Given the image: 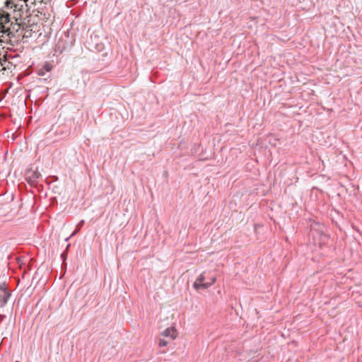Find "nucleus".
Here are the masks:
<instances>
[{"label": "nucleus", "instance_id": "f257e3e1", "mask_svg": "<svg viewBox=\"0 0 362 362\" xmlns=\"http://www.w3.org/2000/svg\"><path fill=\"white\" fill-rule=\"evenodd\" d=\"M205 280V276H204V273H202L198 277L197 279L195 280V281L194 282L193 284V287L196 289V290H199V289H206V288H208L209 287H210L211 286H212L216 281V278L215 276L212 277L211 279V281L210 282H206L204 283Z\"/></svg>", "mask_w": 362, "mask_h": 362}, {"label": "nucleus", "instance_id": "f03ea898", "mask_svg": "<svg viewBox=\"0 0 362 362\" xmlns=\"http://www.w3.org/2000/svg\"><path fill=\"white\" fill-rule=\"evenodd\" d=\"M11 296L10 292L7 290L5 283L0 284V306L2 308L7 303Z\"/></svg>", "mask_w": 362, "mask_h": 362}, {"label": "nucleus", "instance_id": "7ed1b4c3", "mask_svg": "<svg viewBox=\"0 0 362 362\" xmlns=\"http://www.w3.org/2000/svg\"><path fill=\"white\" fill-rule=\"evenodd\" d=\"M9 16L10 15L8 13L4 11V13L0 16V32L3 33H8V35L10 33V29L9 28L6 27V24L10 21Z\"/></svg>", "mask_w": 362, "mask_h": 362}, {"label": "nucleus", "instance_id": "20e7f679", "mask_svg": "<svg viewBox=\"0 0 362 362\" xmlns=\"http://www.w3.org/2000/svg\"><path fill=\"white\" fill-rule=\"evenodd\" d=\"M28 0H24V1H28ZM21 0H6L5 2V6L7 8H14V11L20 10L21 7L23 6L22 4L19 5L18 2H21Z\"/></svg>", "mask_w": 362, "mask_h": 362}, {"label": "nucleus", "instance_id": "39448f33", "mask_svg": "<svg viewBox=\"0 0 362 362\" xmlns=\"http://www.w3.org/2000/svg\"><path fill=\"white\" fill-rule=\"evenodd\" d=\"M161 335L165 337H170L173 340L177 338V333L175 327H168L161 333Z\"/></svg>", "mask_w": 362, "mask_h": 362}, {"label": "nucleus", "instance_id": "423d86ee", "mask_svg": "<svg viewBox=\"0 0 362 362\" xmlns=\"http://www.w3.org/2000/svg\"><path fill=\"white\" fill-rule=\"evenodd\" d=\"M53 66L49 63H46L43 67L38 71L40 76H45L47 72H49L52 69Z\"/></svg>", "mask_w": 362, "mask_h": 362}, {"label": "nucleus", "instance_id": "0eeeda50", "mask_svg": "<svg viewBox=\"0 0 362 362\" xmlns=\"http://www.w3.org/2000/svg\"><path fill=\"white\" fill-rule=\"evenodd\" d=\"M83 223H84V221H83V220H81V221L77 224V229H76L75 231H74V232L72 233V234H71L69 238H67L66 239V240H68L71 237H72V236H74V235H76V234L78 232V230H80V228L83 226Z\"/></svg>", "mask_w": 362, "mask_h": 362}, {"label": "nucleus", "instance_id": "6e6552de", "mask_svg": "<svg viewBox=\"0 0 362 362\" xmlns=\"http://www.w3.org/2000/svg\"><path fill=\"white\" fill-rule=\"evenodd\" d=\"M168 344V341L165 339H160L158 341V346L160 347L166 346Z\"/></svg>", "mask_w": 362, "mask_h": 362}, {"label": "nucleus", "instance_id": "1a4fd4ad", "mask_svg": "<svg viewBox=\"0 0 362 362\" xmlns=\"http://www.w3.org/2000/svg\"><path fill=\"white\" fill-rule=\"evenodd\" d=\"M39 175H40V174H39V173H35L34 177H35V179H37V178L39 177Z\"/></svg>", "mask_w": 362, "mask_h": 362}, {"label": "nucleus", "instance_id": "9d476101", "mask_svg": "<svg viewBox=\"0 0 362 362\" xmlns=\"http://www.w3.org/2000/svg\"><path fill=\"white\" fill-rule=\"evenodd\" d=\"M4 11H0V16L4 13Z\"/></svg>", "mask_w": 362, "mask_h": 362}, {"label": "nucleus", "instance_id": "9b49d317", "mask_svg": "<svg viewBox=\"0 0 362 362\" xmlns=\"http://www.w3.org/2000/svg\"><path fill=\"white\" fill-rule=\"evenodd\" d=\"M45 0H40V2L42 3Z\"/></svg>", "mask_w": 362, "mask_h": 362}, {"label": "nucleus", "instance_id": "f8f14e48", "mask_svg": "<svg viewBox=\"0 0 362 362\" xmlns=\"http://www.w3.org/2000/svg\"><path fill=\"white\" fill-rule=\"evenodd\" d=\"M35 1H36V0H34V2H33V3H35Z\"/></svg>", "mask_w": 362, "mask_h": 362}]
</instances>
